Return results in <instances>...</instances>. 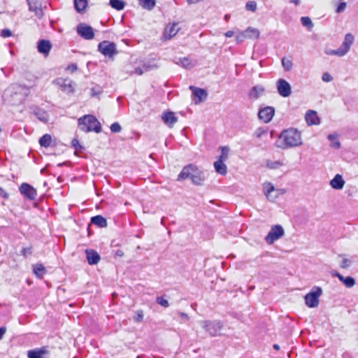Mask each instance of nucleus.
Instances as JSON below:
<instances>
[{
    "mask_svg": "<svg viewBox=\"0 0 358 358\" xmlns=\"http://www.w3.org/2000/svg\"><path fill=\"white\" fill-rule=\"evenodd\" d=\"M265 130H264L262 128H258L255 132V134L256 136V137L257 138H261L262 136L265 134Z\"/></svg>",
    "mask_w": 358,
    "mask_h": 358,
    "instance_id": "obj_55",
    "label": "nucleus"
},
{
    "mask_svg": "<svg viewBox=\"0 0 358 358\" xmlns=\"http://www.w3.org/2000/svg\"><path fill=\"white\" fill-rule=\"evenodd\" d=\"M103 90L101 87L96 86L90 89V95L92 96H97L102 93Z\"/></svg>",
    "mask_w": 358,
    "mask_h": 358,
    "instance_id": "obj_43",
    "label": "nucleus"
},
{
    "mask_svg": "<svg viewBox=\"0 0 358 358\" xmlns=\"http://www.w3.org/2000/svg\"><path fill=\"white\" fill-rule=\"evenodd\" d=\"M122 127L118 122H114L110 126V131L113 133H118L121 131Z\"/></svg>",
    "mask_w": 358,
    "mask_h": 358,
    "instance_id": "obj_46",
    "label": "nucleus"
},
{
    "mask_svg": "<svg viewBox=\"0 0 358 358\" xmlns=\"http://www.w3.org/2000/svg\"><path fill=\"white\" fill-rule=\"evenodd\" d=\"M301 22L303 26L307 27L308 29H312L313 27V24L312 23V21L310 17H302L301 18Z\"/></svg>",
    "mask_w": 358,
    "mask_h": 358,
    "instance_id": "obj_41",
    "label": "nucleus"
},
{
    "mask_svg": "<svg viewBox=\"0 0 358 358\" xmlns=\"http://www.w3.org/2000/svg\"><path fill=\"white\" fill-rule=\"evenodd\" d=\"M179 315H180V317L182 319H185V320H188L189 319L188 315L186 313H180Z\"/></svg>",
    "mask_w": 358,
    "mask_h": 358,
    "instance_id": "obj_63",
    "label": "nucleus"
},
{
    "mask_svg": "<svg viewBox=\"0 0 358 358\" xmlns=\"http://www.w3.org/2000/svg\"><path fill=\"white\" fill-rule=\"evenodd\" d=\"M322 294V289L320 287H313L311 291L308 293L304 299L306 305L309 308H315L319 305V297Z\"/></svg>",
    "mask_w": 358,
    "mask_h": 358,
    "instance_id": "obj_6",
    "label": "nucleus"
},
{
    "mask_svg": "<svg viewBox=\"0 0 358 358\" xmlns=\"http://www.w3.org/2000/svg\"><path fill=\"white\" fill-rule=\"evenodd\" d=\"M276 87L278 94L282 97H288L292 94L290 84L285 79L280 78L277 80Z\"/></svg>",
    "mask_w": 358,
    "mask_h": 358,
    "instance_id": "obj_10",
    "label": "nucleus"
},
{
    "mask_svg": "<svg viewBox=\"0 0 358 358\" xmlns=\"http://www.w3.org/2000/svg\"><path fill=\"white\" fill-rule=\"evenodd\" d=\"M179 30L180 27L178 26V23H170L166 27L164 36L165 38L171 39L172 37L177 34Z\"/></svg>",
    "mask_w": 358,
    "mask_h": 358,
    "instance_id": "obj_16",
    "label": "nucleus"
},
{
    "mask_svg": "<svg viewBox=\"0 0 358 358\" xmlns=\"http://www.w3.org/2000/svg\"><path fill=\"white\" fill-rule=\"evenodd\" d=\"M34 115L41 122H47L49 120L48 114L46 111L41 108H36L34 110Z\"/></svg>",
    "mask_w": 358,
    "mask_h": 358,
    "instance_id": "obj_28",
    "label": "nucleus"
},
{
    "mask_svg": "<svg viewBox=\"0 0 358 358\" xmlns=\"http://www.w3.org/2000/svg\"><path fill=\"white\" fill-rule=\"evenodd\" d=\"M80 129L84 132L94 131L100 133L101 126L98 120L92 115H85L78 120Z\"/></svg>",
    "mask_w": 358,
    "mask_h": 358,
    "instance_id": "obj_4",
    "label": "nucleus"
},
{
    "mask_svg": "<svg viewBox=\"0 0 358 358\" xmlns=\"http://www.w3.org/2000/svg\"><path fill=\"white\" fill-rule=\"evenodd\" d=\"M110 6L117 10H122L125 7V2L122 0H110L109 1Z\"/></svg>",
    "mask_w": 358,
    "mask_h": 358,
    "instance_id": "obj_34",
    "label": "nucleus"
},
{
    "mask_svg": "<svg viewBox=\"0 0 358 358\" xmlns=\"http://www.w3.org/2000/svg\"><path fill=\"white\" fill-rule=\"evenodd\" d=\"M322 79L324 82H331L333 80L332 76L329 73L322 74Z\"/></svg>",
    "mask_w": 358,
    "mask_h": 358,
    "instance_id": "obj_53",
    "label": "nucleus"
},
{
    "mask_svg": "<svg viewBox=\"0 0 358 358\" xmlns=\"http://www.w3.org/2000/svg\"><path fill=\"white\" fill-rule=\"evenodd\" d=\"M34 273L39 278H41L46 273L45 268L41 264H37L34 266Z\"/></svg>",
    "mask_w": 358,
    "mask_h": 358,
    "instance_id": "obj_33",
    "label": "nucleus"
},
{
    "mask_svg": "<svg viewBox=\"0 0 358 358\" xmlns=\"http://www.w3.org/2000/svg\"><path fill=\"white\" fill-rule=\"evenodd\" d=\"M220 150H221V155L219 157L218 160L224 162L228 158L229 148L227 146H222V147H220Z\"/></svg>",
    "mask_w": 358,
    "mask_h": 358,
    "instance_id": "obj_38",
    "label": "nucleus"
},
{
    "mask_svg": "<svg viewBox=\"0 0 358 358\" xmlns=\"http://www.w3.org/2000/svg\"><path fill=\"white\" fill-rule=\"evenodd\" d=\"M49 353L48 347L43 346L27 352L28 358H44Z\"/></svg>",
    "mask_w": 358,
    "mask_h": 358,
    "instance_id": "obj_14",
    "label": "nucleus"
},
{
    "mask_svg": "<svg viewBox=\"0 0 358 358\" xmlns=\"http://www.w3.org/2000/svg\"><path fill=\"white\" fill-rule=\"evenodd\" d=\"M330 185L334 189H342L345 185V180L340 174H336L334 178L330 180Z\"/></svg>",
    "mask_w": 358,
    "mask_h": 358,
    "instance_id": "obj_23",
    "label": "nucleus"
},
{
    "mask_svg": "<svg viewBox=\"0 0 358 358\" xmlns=\"http://www.w3.org/2000/svg\"><path fill=\"white\" fill-rule=\"evenodd\" d=\"M157 68L158 66L157 64L151 62L143 64V69H144L145 72H148Z\"/></svg>",
    "mask_w": 358,
    "mask_h": 358,
    "instance_id": "obj_44",
    "label": "nucleus"
},
{
    "mask_svg": "<svg viewBox=\"0 0 358 358\" xmlns=\"http://www.w3.org/2000/svg\"><path fill=\"white\" fill-rule=\"evenodd\" d=\"M173 62L178 65L181 66L185 69H192L196 64L195 60H191L188 57H181L173 60Z\"/></svg>",
    "mask_w": 358,
    "mask_h": 358,
    "instance_id": "obj_17",
    "label": "nucleus"
},
{
    "mask_svg": "<svg viewBox=\"0 0 358 358\" xmlns=\"http://www.w3.org/2000/svg\"><path fill=\"white\" fill-rule=\"evenodd\" d=\"M245 31L248 38L257 39L259 36V31L256 28L250 27L247 28L245 30Z\"/></svg>",
    "mask_w": 358,
    "mask_h": 358,
    "instance_id": "obj_31",
    "label": "nucleus"
},
{
    "mask_svg": "<svg viewBox=\"0 0 358 358\" xmlns=\"http://www.w3.org/2000/svg\"><path fill=\"white\" fill-rule=\"evenodd\" d=\"M190 178L196 185H201L204 180V175L202 171L197 169L192 164L185 166L178 176V180Z\"/></svg>",
    "mask_w": 358,
    "mask_h": 358,
    "instance_id": "obj_3",
    "label": "nucleus"
},
{
    "mask_svg": "<svg viewBox=\"0 0 358 358\" xmlns=\"http://www.w3.org/2000/svg\"><path fill=\"white\" fill-rule=\"evenodd\" d=\"M285 234L284 229L281 225L276 224L271 227L270 231L265 237V241L268 244H272L276 240L281 238Z\"/></svg>",
    "mask_w": 358,
    "mask_h": 358,
    "instance_id": "obj_8",
    "label": "nucleus"
},
{
    "mask_svg": "<svg viewBox=\"0 0 358 358\" xmlns=\"http://www.w3.org/2000/svg\"><path fill=\"white\" fill-rule=\"evenodd\" d=\"M72 146L76 150H82L83 147L79 143V141L76 138H73L72 141Z\"/></svg>",
    "mask_w": 358,
    "mask_h": 358,
    "instance_id": "obj_49",
    "label": "nucleus"
},
{
    "mask_svg": "<svg viewBox=\"0 0 358 358\" xmlns=\"http://www.w3.org/2000/svg\"><path fill=\"white\" fill-rule=\"evenodd\" d=\"M32 253V250H31V248L29 247V248H24L22 251H21V254L24 256V257H27L28 255H31Z\"/></svg>",
    "mask_w": 358,
    "mask_h": 358,
    "instance_id": "obj_52",
    "label": "nucleus"
},
{
    "mask_svg": "<svg viewBox=\"0 0 358 358\" xmlns=\"http://www.w3.org/2000/svg\"><path fill=\"white\" fill-rule=\"evenodd\" d=\"M12 35V33L10 29H4L1 31V36L3 38L9 37Z\"/></svg>",
    "mask_w": 358,
    "mask_h": 358,
    "instance_id": "obj_54",
    "label": "nucleus"
},
{
    "mask_svg": "<svg viewBox=\"0 0 358 358\" xmlns=\"http://www.w3.org/2000/svg\"><path fill=\"white\" fill-rule=\"evenodd\" d=\"M214 168L217 173L224 176L227 173V168L224 162L217 160L214 162Z\"/></svg>",
    "mask_w": 358,
    "mask_h": 358,
    "instance_id": "obj_29",
    "label": "nucleus"
},
{
    "mask_svg": "<svg viewBox=\"0 0 358 358\" xmlns=\"http://www.w3.org/2000/svg\"><path fill=\"white\" fill-rule=\"evenodd\" d=\"M145 72L144 69H143V66L141 67H137L135 69L134 73L138 75H142Z\"/></svg>",
    "mask_w": 358,
    "mask_h": 358,
    "instance_id": "obj_58",
    "label": "nucleus"
},
{
    "mask_svg": "<svg viewBox=\"0 0 358 358\" xmlns=\"http://www.w3.org/2000/svg\"><path fill=\"white\" fill-rule=\"evenodd\" d=\"M352 264V259H348V258H345V257H343L341 263H340V266L342 268H348Z\"/></svg>",
    "mask_w": 358,
    "mask_h": 358,
    "instance_id": "obj_42",
    "label": "nucleus"
},
{
    "mask_svg": "<svg viewBox=\"0 0 358 358\" xmlns=\"http://www.w3.org/2000/svg\"><path fill=\"white\" fill-rule=\"evenodd\" d=\"M26 89L19 85L8 87L3 94L4 101L12 106L22 103L26 98Z\"/></svg>",
    "mask_w": 358,
    "mask_h": 358,
    "instance_id": "obj_2",
    "label": "nucleus"
},
{
    "mask_svg": "<svg viewBox=\"0 0 358 358\" xmlns=\"http://www.w3.org/2000/svg\"><path fill=\"white\" fill-rule=\"evenodd\" d=\"M274 189H275L274 186L271 183L268 182V183L264 184V192L268 199H269L270 194L273 191H274Z\"/></svg>",
    "mask_w": 358,
    "mask_h": 358,
    "instance_id": "obj_39",
    "label": "nucleus"
},
{
    "mask_svg": "<svg viewBox=\"0 0 358 358\" xmlns=\"http://www.w3.org/2000/svg\"><path fill=\"white\" fill-rule=\"evenodd\" d=\"M78 34L85 40H92L94 37V32L92 27L85 23H80L76 27Z\"/></svg>",
    "mask_w": 358,
    "mask_h": 358,
    "instance_id": "obj_9",
    "label": "nucleus"
},
{
    "mask_svg": "<svg viewBox=\"0 0 358 358\" xmlns=\"http://www.w3.org/2000/svg\"><path fill=\"white\" fill-rule=\"evenodd\" d=\"M332 275L337 277L338 280L342 282L346 287H352L355 285V280L351 276L344 277L338 272L332 273Z\"/></svg>",
    "mask_w": 358,
    "mask_h": 358,
    "instance_id": "obj_21",
    "label": "nucleus"
},
{
    "mask_svg": "<svg viewBox=\"0 0 358 358\" xmlns=\"http://www.w3.org/2000/svg\"><path fill=\"white\" fill-rule=\"evenodd\" d=\"M74 7L78 13H82L87 6V0H74Z\"/></svg>",
    "mask_w": 358,
    "mask_h": 358,
    "instance_id": "obj_32",
    "label": "nucleus"
},
{
    "mask_svg": "<svg viewBox=\"0 0 358 358\" xmlns=\"http://www.w3.org/2000/svg\"><path fill=\"white\" fill-rule=\"evenodd\" d=\"M52 48L50 42L48 40H39L37 45L38 51L44 56H48Z\"/></svg>",
    "mask_w": 358,
    "mask_h": 358,
    "instance_id": "obj_18",
    "label": "nucleus"
},
{
    "mask_svg": "<svg viewBox=\"0 0 358 358\" xmlns=\"http://www.w3.org/2000/svg\"><path fill=\"white\" fill-rule=\"evenodd\" d=\"M265 92L262 85H255L250 91L249 97L252 99H259Z\"/></svg>",
    "mask_w": 358,
    "mask_h": 358,
    "instance_id": "obj_24",
    "label": "nucleus"
},
{
    "mask_svg": "<svg viewBox=\"0 0 358 358\" xmlns=\"http://www.w3.org/2000/svg\"><path fill=\"white\" fill-rule=\"evenodd\" d=\"M337 136L336 134H329L327 138L331 141L330 147L334 149H338L341 147V143L338 141H336Z\"/></svg>",
    "mask_w": 358,
    "mask_h": 358,
    "instance_id": "obj_36",
    "label": "nucleus"
},
{
    "mask_svg": "<svg viewBox=\"0 0 358 358\" xmlns=\"http://www.w3.org/2000/svg\"><path fill=\"white\" fill-rule=\"evenodd\" d=\"M226 37H232L234 35V31H228L224 34Z\"/></svg>",
    "mask_w": 358,
    "mask_h": 358,
    "instance_id": "obj_62",
    "label": "nucleus"
},
{
    "mask_svg": "<svg viewBox=\"0 0 358 358\" xmlns=\"http://www.w3.org/2000/svg\"><path fill=\"white\" fill-rule=\"evenodd\" d=\"M162 119L163 122L169 127H173L178 120V118L172 111L164 112L162 115Z\"/></svg>",
    "mask_w": 358,
    "mask_h": 358,
    "instance_id": "obj_15",
    "label": "nucleus"
},
{
    "mask_svg": "<svg viewBox=\"0 0 358 358\" xmlns=\"http://www.w3.org/2000/svg\"><path fill=\"white\" fill-rule=\"evenodd\" d=\"M115 256L117 257H122L124 255V252L122 250H117L115 252Z\"/></svg>",
    "mask_w": 358,
    "mask_h": 358,
    "instance_id": "obj_61",
    "label": "nucleus"
},
{
    "mask_svg": "<svg viewBox=\"0 0 358 358\" xmlns=\"http://www.w3.org/2000/svg\"><path fill=\"white\" fill-rule=\"evenodd\" d=\"M27 4L29 6V10L30 11L34 12L35 15L38 17H39V18L42 17L43 15V10L41 8H39L37 6V3L36 2H34L33 0H27Z\"/></svg>",
    "mask_w": 358,
    "mask_h": 358,
    "instance_id": "obj_26",
    "label": "nucleus"
},
{
    "mask_svg": "<svg viewBox=\"0 0 358 358\" xmlns=\"http://www.w3.org/2000/svg\"><path fill=\"white\" fill-rule=\"evenodd\" d=\"M245 38H248V37L245 31H242L241 34L236 36V41L238 43L243 41Z\"/></svg>",
    "mask_w": 358,
    "mask_h": 358,
    "instance_id": "obj_51",
    "label": "nucleus"
},
{
    "mask_svg": "<svg viewBox=\"0 0 358 358\" xmlns=\"http://www.w3.org/2000/svg\"><path fill=\"white\" fill-rule=\"evenodd\" d=\"M284 165V163L281 161H271L266 162V166L271 169H277Z\"/></svg>",
    "mask_w": 358,
    "mask_h": 358,
    "instance_id": "obj_37",
    "label": "nucleus"
},
{
    "mask_svg": "<svg viewBox=\"0 0 358 358\" xmlns=\"http://www.w3.org/2000/svg\"><path fill=\"white\" fill-rule=\"evenodd\" d=\"M302 143L301 132L296 129L289 128L281 132L275 145L278 148L287 149L299 146Z\"/></svg>",
    "mask_w": 358,
    "mask_h": 358,
    "instance_id": "obj_1",
    "label": "nucleus"
},
{
    "mask_svg": "<svg viewBox=\"0 0 358 358\" xmlns=\"http://www.w3.org/2000/svg\"><path fill=\"white\" fill-rule=\"evenodd\" d=\"M57 83L59 85L62 91L67 94L73 93L74 92V87L73 82L66 79H58Z\"/></svg>",
    "mask_w": 358,
    "mask_h": 358,
    "instance_id": "obj_20",
    "label": "nucleus"
},
{
    "mask_svg": "<svg viewBox=\"0 0 358 358\" xmlns=\"http://www.w3.org/2000/svg\"><path fill=\"white\" fill-rule=\"evenodd\" d=\"M52 141L51 136L49 134H45L39 139V144L41 146L48 148L50 145Z\"/></svg>",
    "mask_w": 358,
    "mask_h": 358,
    "instance_id": "obj_35",
    "label": "nucleus"
},
{
    "mask_svg": "<svg viewBox=\"0 0 358 358\" xmlns=\"http://www.w3.org/2000/svg\"><path fill=\"white\" fill-rule=\"evenodd\" d=\"M189 89L192 90L194 96L199 99V102L207 98L208 94L205 90L194 86H190Z\"/></svg>",
    "mask_w": 358,
    "mask_h": 358,
    "instance_id": "obj_25",
    "label": "nucleus"
},
{
    "mask_svg": "<svg viewBox=\"0 0 358 358\" xmlns=\"http://www.w3.org/2000/svg\"><path fill=\"white\" fill-rule=\"evenodd\" d=\"M201 324L211 336L220 335V331L223 327L222 322L219 320H204L201 322Z\"/></svg>",
    "mask_w": 358,
    "mask_h": 358,
    "instance_id": "obj_5",
    "label": "nucleus"
},
{
    "mask_svg": "<svg viewBox=\"0 0 358 358\" xmlns=\"http://www.w3.org/2000/svg\"><path fill=\"white\" fill-rule=\"evenodd\" d=\"M157 303L164 308H167L169 306V301L162 296L157 298Z\"/></svg>",
    "mask_w": 358,
    "mask_h": 358,
    "instance_id": "obj_48",
    "label": "nucleus"
},
{
    "mask_svg": "<svg viewBox=\"0 0 358 358\" xmlns=\"http://www.w3.org/2000/svg\"><path fill=\"white\" fill-rule=\"evenodd\" d=\"M345 7H346V3H344V2L341 3L338 6V7H337V8H336V12H337V13H341V12H342L343 10H344V9L345 8Z\"/></svg>",
    "mask_w": 358,
    "mask_h": 358,
    "instance_id": "obj_56",
    "label": "nucleus"
},
{
    "mask_svg": "<svg viewBox=\"0 0 358 358\" xmlns=\"http://www.w3.org/2000/svg\"><path fill=\"white\" fill-rule=\"evenodd\" d=\"M6 331V328L5 327H0V340L3 338Z\"/></svg>",
    "mask_w": 358,
    "mask_h": 358,
    "instance_id": "obj_59",
    "label": "nucleus"
},
{
    "mask_svg": "<svg viewBox=\"0 0 358 358\" xmlns=\"http://www.w3.org/2000/svg\"><path fill=\"white\" fill-rule=\"evenodd\" d=\"M68 69L71 71L72 72L76 71L77 70V65L72 64L68 66Z\"/></svg>",
    "mask_w": 358,
    "mask_h": 358,
    "instance_id": "obj_60",
    "label": "nucleus"
},
{
    "mask_svg": "<svg viewBox=\"0 0 358 358\" xmlns=\"http://www.w3.org/2000/svg\"><path fill=\"white\" fill-rule=\"evenodd\" d=\"M91 223L101 228L107 227V220L102 215H96L91 218Z\"/></svg>",
    "mask_w": 358,
    "mask_h": 358,
    "instance_id": "obj_27",
    "label": "nucleus"
},
{
    "mask_svg": "<svg viewBox=\"0 0 358 358\" xmlns=\"http://www.w3.org/2000/svg\"><path fill=\"white\" fill-rule=\"evenodd\" d=\"M98 50L105 57L113 58L118 53L117 45L115 43L103 41L99 43Z\"/></svg>",
    "mask_w": 358,
    "mask_h": 358,
    "instance_id": "obj_7",
    "label": "nucleus"
},
{
    "mask_svg": "<svg viewBox=\"0 0 358 358\" xmlns=\"http://www.w3.org/2000/svg\"><path fill=\"white\" fill-rule=\"evenodd\" d=\"M87 255V260L90 265H95L98 264L100 260L99 255L93 250L87 249L85 250Z\"/></svg>",
    "mask_w": 358,
    "mask_h": 358,
    "instance_id": "obj_22",
    "label": "nucleus"
},
{
    "mask_svg": "<svg viewBox=\"0 0 358 358\" xmlns=\"http://www.w3.org/2000/svg\"><path fill=\"white\" fill-rule=\"evenodd\" d=\"M143 318V310H138L136 313V315L134 317V320L137 322H141Z\"/></svg>",
    "mask_w": 358,
    "mask_h": 358,
    "instance_id": "obj_50",
    "label": "nucleus"
},
{
    "mask_svg": "<svg viewBox=\"0 0 358 358\" xmlns=\"http://www.w3.org/2000/svg\"><path fill=\"white\" fill-rule=\"evenodd\" d=\"M305 119L308 125H317L320 122L316 111L312 110H308L306 112Z\"/></svg>",
    "mask_w": 358,
    "mask_h": 358,
    "instance_id": "obj_19",
    "label": "nucleus"
},
{
    "mask_svg": "<svg viewBox=\"0 0 358 358\" xmlns=\"http://www.w3.org/2000/svg\"><path fill=\"white\" fill-rule=\"evenodd\" d=\"M20 192L24 197L29 200H34L36 199L37 192L36 190L28 183H22L20 188Z\"/></svg>",
    "mask_w": 358,
    "mask_h": 358,
    "instance_id": "obj_12",
    "label": "nucleus"
},
{
    "mask_svg": "<svg viewBox=\"0 0 358 358\" xmlns=\"http://www.w3.org/2000/svg\"><path fill=\"white\" fill-rule=\"evenodd\" d=\"M355 38L352 34H347L345 36L341 47L338 49L341 57L345 56L350 50L351 45L353 44Z\"/></svg>",
    "mask_w": 358,
    "mask_h": 358,
    "instance_id": "obj_11",
    "label": "nucleus"
},
{
    "mask_svg": "<svg viewBox=\"0 0 358 358\" xmlns=\"http://www.w3.org/2000/svg\"><path fill=\"white\" fill-rule=\"evenodd\" d=\"M245 8L248 10L255 12L257 9V3L255 1H250L246 3Z\"/></svg>",
    "mask_w": 358,
    "mask_h": 358,
    "instance_id": "obj_45",
    "label": "nucleus"
},
{
    "mask_svg": "<svg viewBox=\"0 0 358 358\" xmlns=\"http://www.w3.org/2000/svg\"><path fill=\"white\" fill-rule=\"evenodd\" d=\"M281 62H282V65L286 71H289L292 69V62L291 60H289L285 57H283L282 59Z\"/></svg>",
    "mask_w": 358,
    "mask_h": 358,
    "instance_id": "obj_40",
    "label": "nucleus"
},
{
    "mask_svg": "<svg viewBox=\"0 0 358 358\" xmlns=\"http://www.w3.org/2000/svg\"><path fill=\"white\" fill-rule=\"evenodd\" d=\"M275 113V109L272 106H266L261 108L258 113V117L265 123L269 122Z\"/></svg>",
    "mask_w": 358,
    "mask_h": 358,
    "instance_id": "obj_13",
    "label": "nucleus"
},
{
    "mask_svg": "<svg viewBox=\"0 0 358 358\" xmlns=\"http://www.w3.org/2000/svg\"><path fill=\"white\" fill-rule=\"evenodd\" d=\"M290 3H294L295 5H299L301 3L300 0H291Z\"/></svg>",
    "mask_w": 358,
    "mask_h": 358,
    "instance_id": "obj_64",
    "label": "nucleus"
},
{
    "mask_svg": "<svg viewBox=\"0 0 358 358\" xmlns=\"http://www.w3.org/2000/svg\"><path fill=\"white\" fill-rule=\"evenodd\" d=\"M0 196H2L4 199H7L8 197V194L0 187Z\"/></svg>",
    "mask_w": 358,
    "mask_h": 358,
    "instance_id": "obj_57",
    "label": "nucleus"
},
{
    "mask_svg": "<svg viewBox=\"0 0 358 358\" xmlns=\"http://www.w3.org/2000/svg\"><path fill=\"white\" fill-rule=\"evenodd\" d=\"M139 5L148 10H152L156 6L155 0H138Z\"/></svg>",
    "mask_w": 358,
    "mask_h": 358,
    "instance_id": "obj_30",
    "label": "nucleus"
},
{
    "mask_svg": "<svg viewBox=\"0 0 358 358\" xmlns=\"http://www.w3.org/2000/svg\"><path fill=\"white\" fill-rule=\"evenodd\" d=\"M324 52L327 55H336L338 57H341L339 51L337 50H331L330 48H325Z\"/></svg>",
    "mask_w": 358,
    "mask_h": 358,
    "instance_id": "obj_47",
    "label": "nucleus"
}]
</instances>
